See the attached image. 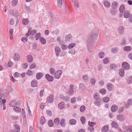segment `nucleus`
Returning a JSON list of instances; mask_svg holds the SVG:
<instances>
[{"label":"nucleus","instance_id":"aec40b11","mask_svg":"<svg viewBox=\"0 0 132 132\" xmlns=\"http://www.w3.org/2000/svg\"><path fill=\"white\" fill-rule=\"evenodd\" d=\"M65 103L64 102H61L58 104V107L61 109H62L65 106Z\"/></svg>","mask_w":132,"mask_h":132},{"label":"nucleus","instance_id":"b1692460","mask_svg":"<svg viewBox=\"0 0 132 132\" xmlns=\"http://www.w3.org/2000/svg\"><path fill=\"white\" fill-rule=\"evenodd\" d=\"M117 118L118 120L120 121H122L125 119L124 117L121 115L117 116Z\"/></svg>","mask_w":132,"mask_h":132},{"label":"nucleus","instance_id":"ea45409f","mask_svg":"<svg viewBox=\"0 0 132 132\" xmlns=\"http://www.w3.org/2000/svg\"><path fill=\"white\" fill-rule=\"evenodd\" d=\"M18 3V0H13L12 2V6H16Z\"/></svg>","mask_w":132,"mask_h":132},{"label":"nucleus","instance_id":"13d9d810","mask_svg":"<svg viewBox=\"0 0 132 132\" xmlns=\"http://www.w3.org/2000/svg\"><path fill=\"white\" fill-rule=\"evenodd\" d=\"M37 31L36 29H34L31 31V34L32 35H34L37 33Z\"/></svg>","mask_w":132,"mask_h":132},{"label":"nucleus","instance_id":"37998d69","mask_svg":"<svg viewBox=\"0 0 132 132\" xmlns=\"http://www.w3.org/2000/svg\"><path fill=\"white\" fill-rule=\"evenodd\" d=\"M125 10V8L124 6L121 5L120 6L119 9V10L122 13H123Z\"/></svg>","mask_w":132,"mask_h":132},{"label":"nucleus","instance_id":"c85d7f7f","mask_svg":"<svg viewBox=\"0 0 132 132\" xmlns=\"http://www.w3.org/2000/svg\"><path fill=\"white\" fill-rule=\"evenodd\" d=\"M102 132H106L107 131V125L103 126L101 128Z\"/></svg>","mask_w":132,"mask_h":132},{"label":"nucleus","instance_id":"de8ad7c7","mask_svg":"<svg viewBox=\"0 0 132 132\" xmlns=\"http://www.w3.org/2000/svg\"><path fill=\"white\" fill-rule=\"evenodd\" d=\"M90 82L92 85H95L96 82L95 79L94 78H91L90 80Z\"/></svg>","mask_w":132,"mask_h":132},{"label":"nucleus","instance_id":"a211bd4d","mask_svg":"<svg viewBox=\"0 0 132 132\" xmlns=\"http://www.w3.org/2000/svg\"><path fill=\"white\" fill-rule=\"evenodd\" d=\"M54 122L55 125L57 126L60 125V121L59 118H56L54 120Z\"/></svg>","mask_w":132,"mask_h":132},{"label":"nucleus","instance_id":"052dcab7","mask_svg":"<svg viewBox=\"0 0 132 132\" xmlns=\"http://www.w3.org/2000/svg\"><path fill=\"white\" fill-rule=\"evenodd\" d=\"M88 129L91 132H93L94 130V127H88Z\"/></svg>","mask_w":132,"mask_h":132},{"label":"nucleus","instance_id":"49530a36","mask_svg":"<svg viewBox=\"0 0 132 132\" xmlns=\"http://www.w3.org/2000/svg\"><path fill=\"white\" fill-rule=\"evenodd\" d=\"M62 5V0H57V5L59 7H60Z\"/></svg>","mask_w":132,"mask_h":132},{"label":"nucleus","instance_id":"ddd939ff","mask_svg":"<svg viewBox=\"0 0 132 132\" xmlns=\"http://www.w3.org/2000/svg\"><path fill=\"white\" fill-rule=\"evenodd\" d=\"M72 38V35L71 34H69L66 35L65 37L66 41H70L71 40Z\"/></svg>","mask_w":132,"mask_h":132},{"label":"nucleus","instance_id":"0eeeda50","mask_svg":"<svg viewBox=\"0 0 132 132\" xmlns=\"http://www.w3.org/2000/svg\"><path fill=\"white\" fill-rule=\"evenodd\" d=\"M73 88V86L70 84V88L68 92V94L69 96H72L73 95L74 92Z\"/></svg>","mask_w":132,"mask_h":132},{"label":"nucleus","instance_id":"cd10ccee","mask_svg":"<svg viewBox=\"0 0 132 132\" xmlns=\"http://www.w3.org/2000/svg\"><path fill=\"white\" fill-rule=\"evenodd\" d=\"M13 109L15 111L17 112H19L21 110V108H20L16 106H14Z\"/></svg>","mask_w":132,"mask_h":132},{"label":"nucleus","instance_id":"09e8293b","mask_svg":"<svg viewBox=\"0 0 132 132\" xmlns=\"http://www.w3.org/2000/svg\"><path fill=\"white\" fill-rule=\"evenodd\" d=\"M127 82L128 84L132 83V76L129 77L128 79H127Z\"/></svg>","mask_w":132,"mask_h":132},{"label":"nucleus","instance_id":"c03bdc74","mask_svg":"<svg viewBox=\"0 0 132 132\" xmlns=\"http://www.w3.org/2000/svg\"><path fill=\"white\" fill-rule=\"evenodd\" d=\"M26 74L27 75L29 76H32L33 75V73L32 71L30 70H28L27 71Z\"/></svg>","mask_w":132,"mask_h":132},{"label":"nucleus","instance_id":"393cba45","mask_svg":"<svg viewBox=\"0 0 132 132\" xmlns=\"http://www.w3.org/2000/svg\"><path fill=\"white\" fill-rule=\"evenodd\" d=\"M105 56V53L103 52H101L98 54V56L100 58H102L104 57Z\"/></svg>","mask_w":132,"mask_h":132},{"label":"nucleus","instance_id":"f03ea898","mask_svg":"<svg viewBox=\"0 0 132 132\" xmlns=\"http://www.w3.org/2000/svg\"><path fill=\"white\" fill-rule=\"evenodd\" d=\"M87 45L88 51L89 53L92 52V48L93 46L94 42L87 40Z\"/></svg>","mask_w":132,"mask_h":132},{"label":"nucleus","instance_id":"412c9836","mask_svg":"<svg viewBox=\"0 0 132 132\" xmlns=\"http://www.w3.org/2000/svg\"><path fill=\"white\" fill-rule=\"evenodd\" d=\"M69 123L70 124L75 125L77 123V121L74 119H71L69 120Z\"/></svg>","mask_w":132,"mask_h":132},{"label":"nucleus","instance_id":"dca6fc26","mask_svg":"<svg viewBox=\"0 0 132 132\" xmlns=\"http://www.w3.org/2000/svg\"><path fill=\"white\" fill-rule=\"evenodd\" d=\"M130 13L129 11H125L123 14V16L125 18H128L130 15Z\"/></svg>","mask_w":132,"mask_h":132},{"label":"nucleus","instance_id":"f704fd0d","mask_svg":"<svg viewBox=\"0 0 132 132\" xmlns=\"http://www.w3.org/2000/svg\"><path fill=\"white\" fill-rule=\"evenodd\" d=\"M111 125L112 127H114L115 128H117L118 126L117 123L114 122H112L111 123Z\"/></svg>","mask_w":132,"mask_h":132},{"label":"nucleus","instance_id":"5701e85b","mask_svg":"<svg viewBox=\"0 0 132 132\" xmlns=\"http://www.w3.org/2000/svg\"><path fill=\"white\" fill-rule=\"evenodd\" d=\"M118 3L116 2H113L112 4V7L113 9H115L118 7Z\"/></svg>","mask_w":132,"mask_h":132},{"label":"nucleus","instance_id":"20e7f679","mask_svg":"<svg viewBox=\"0 0 132 132\" xmlns=\"http://www.w3.org/2000/svg\"><path fill=\"white\" fill-rule=\"evenodd\" d=\"M54 100V96L53 94H51L47 97L46 102L48 103H51L53 102Z\"/></svg>","mask_w":132,"mask_h":132},{"label":"nucleus","instance_id":"a18cd8bd","mask_svg":"<svg viewBox=\"0 0 132 132\" xmlns=\"http://www.w3.org/2000/svg\"><path fill=\"white\" fill-rule=\"evenodd\" d=\"M46 113L49 116H52V112L51 111L47 110H46Z\"/></svg>","mask_w":132,"mask_h":132},{"label":"nucleus","instance_id":"bf43d9fd","mask_svg":"<svg viewBox=\"0 0 132 132\" xmlns=\"http://www.w3.org/2000/svg\"><path fill=\"white\" fill-rule=\"evenodd\" d=\"M36 64L35 63H33L30 67V69H32L36 67Z\"/></svg>","mask_w":132,"mask_h":132},{"label":"nucleus","instance_id":"bb28decb","mask_svg":"<svg viewBox=\"0 0 132 132\" xmlns=\"http://www.w3.org/2000/svg\"><path fill=\"white\" fill-rule=\"evenodd\" d=\"M79 88L82 90H84L85 88V86L84 83H81L79 85Z\"/></svg>","mask_w":132,"mask_h":132},{"label":"nucleus","instance_id":"e433bc0d","mask_svg":"<svg viewBox=\"0 0 132 132\" xmlns=\"http://www.w3.org/2000/svg\"><path fill=\"white\" fill-rule=\"evenodd\" d=\"M99 92L102 94H104L106 92V90L104 88L102 89H100Z\"/></svg>","mask_w":132,"mask_h":132},{"label":"nucleus","instance_id":"c756f323","mask_svg":"<svg viewBox=\"0 0 132 132\" xmlns=\"http://www.w3.org/2000/svg\"><path fill=\"white\" fill-rule=\"evenodd\" d=\"M88 124L89 127H93L96 125V123L94 122H90V121H89L88 122Z\"/></svg>","mask_w":132,"mask_h":132},{"label":"nucleus","instance_id":"7c9ffc66","mask_svg":"<svg viewBox=\"0 0 132 132\" xmlns=\"http://www.w3.org/2000/svg\"><path fill=\"white\" fill-rule=\"evenodd\" d=\"M48 124L49 127H52L54 126L53 122L52 120H50L48 121Z\"/></svg>","mask_w":132,"mask_h":132},{"label":"nucleus","instance_id":"f3484780","mask_svg":"<svg viewBox=\"0 0 132 132\" xmlns=\"http://www.w3.org/2000/svg\"><path fill=\"white\" fill-rule=\"evenodd\" d=\"M29 22V21L28 19H23L22 20V23L24 25L28 24Z\"/></svg>","mask_w":132,"mask_h":132},{"label":"nucleus","instance_id":"c9c22d12","mask_svg":"<svg viewBox=\"0 0 132 132\" xmlns=\"http://www.w3.org/2000/svg\"><path fill=\"white\" fill-rule=\"evenodd\" d=\"M131 49V47L129 46H126L123 48L124 50L126 51H129Z\"/></svg>","mask_w":132,"mask_h":132},{"label":"nucleus","instance_id":"69168bd1","mask_svg":"<svg viewBox=\"0 0 132 132\" xmlns=\"http://www.w3.org/2000/svg\"><path fill=\"white\" fill-rule=\"evenodd\" d=\"M44 89H42L40 92L39 95L40 96L42 97L43 95V93L44 92Z\"/></svg>","mask_w":132,"mask_h":132},{"label":"nucleus","instance_id":"603ef678","mask_svg":"<svg viewBox=\"0 0 132 132\" xmlns=\"http://www.w3.org/2000/svg\"><path fill=\"white\" fill-rule=\"evenodd\" d=\"M21 40L22 42L25 43L27 41V38L26 37H23L21 38Z\"/></svg>","mask_w":132,"mask_h":132},{"label":"nucleus","instance_id":"9b49d317","mask_svg":"<svg viewBox=\"0 0 132 132\" xmlns=\"http://www.w3.org/2000/svg\"><path fill=\"white\" fill-rule=\"evenodd\" d=\"M13 59L15 61H18L20 59L19 54L17 53H15L14 55Z\"/></svg>","mask_w":132,"mask_h":132},{"label":"nucleus","instance_id":"6e6d98bb","mask_svg":"<svg viewBox=\"0 0 132 132\" xmlns=\"http://www.w3.org/2000/svg\"><path fill=\"white\" fill-rule=\"evenodd\" d=\"M83 79L86 81H88V77L87 75H84L82 77Z\"/></svg>","mask_w":132,"mask_h":132},{"label":"nucleus","instance_id":"7ed1b4c3","mask_svg":"<svg viewBox=\"0 0 132 132\" xmlns=\"http://www.w3.org/2000/svg\"><path fill=\"white\" fill-rule=\"evenodd\" d=\"M13 128L14 130L11 129L10 130V132H19L20 130V127L18 124H16L14 125Z\"/></svg>","mask_w":132,"mask_h":132},{"label":"nucleus","instance_id":"e2e57ef3","mask_svg":"<svg viewBox=\"0 0 132 132\" xmlns=\"http://www.w3.org/2000/svg\"><path fill=\"white\" fill-rule=\"evenodd\" d=\"M123 129L124 132H127L128 131L129 127L124 126L123 127Z\"/></svg>","mask_w":132,"mask_h":132},{"label":"nucleus","instance_id":"4d7b16f0","mask_svg":"<svg viewBox=\"0 0 132 132\" xmlns=\"http://www.w3.org/2000/svg\"><path fill=\"white\" fill-rule=\"evenodd\" d=\"M76 98L75 97L72 98L71 99V102L72 103H74L76 102Z\"/></svg>","mask_w":132,"mask_h":132},{"label":"nucleus","instance_id":"79ce46f5","mask_svg":"<svg viewBox=\"0 0 132 132\" xmlns=\"http://www.w3.org/2000/svg\"><path fill=\"white\" fill-rule=\"evenodd\" d=\"M41 34L39 32L37 34L35 35V38L36 40H38L39 38H40L41 37Z\"/></svg>","mask_w":132,"mask_h":132},{"label":"nucleus","instance_id":"6ab92c4d","mask_svg":"<svg viewBox=\"0 0 132 132\" xmlns=\"http://www.w3.org/2000/svg\"><path fill=\"white\" fill-rule=\"evenodd\" d=\"M65 119L63 118L61 119L60 122L61 126L63 127H64L65 126Z\"/></svg>","mask_w":132,"mask_h":132},{"label":"nucleus","instance_id":"4be33fe9","mask_svg":"<svg viewBox=\"0 0 132 132\" xmlns=\"http://www.w3.org/2000/svg\"><path fill=\"white\" fill-rule=\"evenodd\" d=\"M111 109L112 111L115 112L118 109V107L117 105H114L111 107Z\"/></svg>","mask_w":132,"mask_h":132},{"label":"nucleus","instance_id":"0e129e2a","mask_svg":"<svg viewBox=\"0 0 132 132\" xmlns=\"http://www.w3.org/2000/svg\"><path fill=\"white\" fill-rule=\"evenodd\" d=\"M14 101H12L10 103H9V105L10 106L12 107H13L14 106Z\"/></svg>","mask_w":132,"mask_h":132},{"label":"nucleus","instance_id":"1a4fd4ad","mask_svg":"<svg viewBox=\"0 0 132 132\" xmlns=\"http://www.w3.org/2000/svg\"><path fill=\"white\" fill-rule=\"evenodd\" d=\"M61 51V49L59 47L56 46L55 47V52L56 56H58L60 52Z\"/></svg>","mask_w":132,"mask_h":132},{"label":"nucleus","instance_id":"a878e982","mask_svg":"<svg viewBox=\"0 0 132 132\" xmlns=\"http://www.w3.org/2000/svg\"><path fill=\"white\" fill-rule=\"evenodd\" d=\"M45 120L44 117L43 116L41 117L40 120L41 124L43 125L45 123Z\"/></svg>","mask_w":132,"mask_h":132},{"label":"nucleus","instance_id":"72a5a7b5","mask_svg":"<svg viewBox=\"0 0 132 132\" xmlns=\"http://www.w3.org/2000/svg\"><path fill=\"white\" fill-rule=\"evenodd\" d=\"M80 121L81 123L83 125L84 124L86 121V119L85 117L84 116L81 117L80 118Z\"/></svg>","mask_w":132,"mask_h":132},{"label":"nucleus","instance_id":"f8f14e48","mask_svg":"<svg viewBox=\"0 0 132 132\" xmlns=\"http://www.w3.org/2000/svg\"><path fill=\"white\" fill-rule=\"evenodd\" d=\"M43 75V74L42 72L38 73L36 75V78L37 80H39L42 77Z\"/></svg>","mask_w":132,"mask_h":132},{"label":"nucleus","instance_id":"864d4df0","mask_svg":"<svg viewBox=\"0 0 132 132\" xmlns=\"http://www.w3.org/2000/svg\"><path fill=\"white\" fill-rule=\"evenodd\" d=\"M67 46L66 45H64L63 44H62L61 46V47L62 49L63 50H66L67 48Z\"/></svg>","mask_w":132,"mask_h":132},{"label":"nucleus","instance_id":"8fccbe9b","mask_svg":"<svg viewBox=\"0 0 132 132\" xmlns=\"http://www.w3.org/2000/svg\"><path fill=\"white\" fill-rule=\"evenodd\" d=\"M94 104L97 106H100L101 104L99 101H95L94 103Z\"/></svg>","mask_w":132,"mask_h":132},{"label":"nucleus","instance_id":"6e6552de","mask_svg":"<svg viewBox=\"0 0 132 132\" xmlns=\"http://www.w3.org/2000/svg\"><path fill=\"white\" fill-rule=\"evenodd\" d=\"M122 67L125 70H128L130 68V66L128 63L124 62L122 64Z\"/></svg>","mask_w":132,"mask_h":132},{"label":"nucleus","instance_id":"4c0bfd02","mask_svg":"<svg viewBox=\"0 0 132 132\" xmlns=\"http://www.w3.org/2000/svg\"><path fill=\"white\" fill-rule=\"evenodd\" d=\"M50 72L51 74L53 75L55 72V70L54 68L51 67L50 68Z\"/></svg>","mask_w":132,"mask_h":132},{"label":"nucleus","instance_id":"338daca9","mask_svg":"<svg viewBox=\"0 0 132 132\" xmlns=\"http://www.w3.org/2000/svg\"><path fill=\"white\" fill-rule=\"evenodd\" d=\"M13 14L14 16L17 17L18 16V12L16 11H14L13 12Z\"/></svg>","mask_w":132,"mask_h":132},{"label":"nucleus","instance_id":"2f4dec72","mask_svg":"<svg viewBox=\"0 0 132 132\" xmlns=\"http://www.w3.org/2000/svg\"><path fill=\"white\" fill-rule=\"evenodd\" d=\"M99 94L98 93H95L93 96L94 98L96 100H98L99 99Z\"/></svg>","mask_w":132,"mask_h":132},{"label":"nucleus","instance_id":"a19ab883","mask_svg":"<svg viewBox=\"0 0 132 132\" xmlns=\"http://www.w3.org/2000/svg\"><path fill=\"white\" fill-rule=\"evenodd\" d=\"M76 45V44L75 43H72L69 44L68 46V48L69 49H71L72 48H73Z\"/></svg>","mask_w":132,"mask_h":132},{"label":"nucleus","instance_id":"2eb2a0df","mask_svg":"<svg viewBox=\"0 0 132 132\" xmlns=\"http://www.w3.org/2000/svg\"><path fill=\"white\" fill-rule=\"evenodd\" d=\"M39 40L42 44L44 45L46 43V40L43 37H41L40 38Z\"/></svg>","mask_w":132,"mask_h":132},{"label":"nucleus","instance_id":"58836bf2","mask_svg":"<svg viewBox=\"0 0 132 132\" xmlns=\"http://www.w3.org/2000/svg\"><path fill=\"white\" fill-rule=\"evenodd\" d=\"M85 105H83L81 106L80 108V111L82 112H83L85 110Z\"/></svg>","mask_w":132,"mask_h":132},{"label":"nucleus","instance_id":"473e14b6","mask_svg":"<svg viewBox=\"0 0 132 132\" xmlns=\"http://www.w3.org/2000/svg\"><path fill=\"white\" fill-rule=\"evenodd\" d=\"M119 74L121 77H123L124 74V71L123 69H122L120 70Z\"/></svg>","mask_w":132,"mask_h":132},{"label":"nucleus","instance_id":"680f3d73","mask_svg":"<svg viewBox=\"0 0 132 132\" xmlns=\"http://www.w3.org/2000/svg\"><path fill=\"white\" fill-rule=\"evenodd\" d=\"M110 67L111 69H116V67L114 64H111L110 65Z\"/></svg>","mask_w":132,"mask_h":132},{"label":"nucleus","instance_id":"f257e3e1","mask_svg":"<svg viewBox=\"0 0 132 132\" xmlns=\"http://www.w3.org/2000/svg\"><path fill=\"white\" fill-rule=\"evenodd\" d=\"M99 34V30L97 28H94L90 34V36L87 40L94 42L95 38H96Z\"/></svg>","mask_w":132,"mask_h":132},{"label":"nucleus","instance_id":"423d86ee","mask_svg":"<svg viewBox=\"0 0 132 132\" xmlns=\"http://www.w3.org/2000/svg\"><path fill=\"white\" fill-rule=\"evenodd\" d=\"M45 77L47 80L50 82H52L54 80V78L53 77L51 76L50 74H47L45 75Z\"/></svg>","mask_w":132,"mask_h":132},{"label":"nucleus","instance_id":"3c124183","mask_svg":"<svg viewBox=\"0 0 132 132\" xmlns=\"http://www.w3.org/2000/svg\"><path fill=\"white\" fill-rule=\"evenodd\" d=\"M113 89L112 84H108V90H111Z\"/></svg>","mask_w":132,"mask_h":132},{"label":"nucleus","instance_id":"4468645a","mask_svg":"<svg viewBox=\"0 0 132 132\" xmlns=\"http://www.w3.org/2000/svg\"><path fill=\"white\" fill-rule=\"evenodd\" d=\"M27 59L28 62L29 63L31 62L33 60L32 56L30 55H27Z\"/></svg>","mask_w":132,"mask_h":132},{"label":"nucleus","instance_id":"5fc2aeb1","mask_svg":"<svg viewBox=\"0 0 132 132\" xmlns=\"http://www.w3.org/2000/svg\"><path fill=\"white\" fill-rule=\"evenodd\" d=\"M6 102V100L5 99H3L0 101V104L1 105L3 104V105L5 104V103Z\"/></svg>","mask_w":132,"mask_h":132},{"label":"nucleus","instance_id":"39448f33","mask_svg":"<svg viewBox=\"0 0 132 132\" xmlns=\"http://www.w3.org/2000/svg\"><path fill=\"white\" fill-rule=\"evenodd\" d=\"M62 73L61 70H59L57 71L54 74V77L55 78L59 79L60 78Z\"/></svg>","mask_w":132,"mask_h":132},{"label":"nucleus","instance_id":"9d476101","mask_svg":"<svg viewBox=\"0 0 132 132\" xmlns=\"http://www.w3.org/2000/svg\"><path fill=\"white\" fill-rule=\"evenodd\" d=\"M31 85L32 87H38L37 81L36 79L33 80L31 82Z\"/></svg>","mask_w":132,"mask_h":132},{"label":"nucleus","instance_id":"774afa93","mask_svg":"<svg viewBox=\"0 0 132 132\" xmlns=\"http://www.w3.org/2000/svg\"><path fill=\"white\" fill-rule=\"evenodd\" d=\"M69 53L72 54H75V50H73L71 49L69 51Z\"/></svg>","mask_w":132,"mask_h":132}]
</instances>
